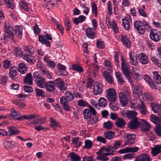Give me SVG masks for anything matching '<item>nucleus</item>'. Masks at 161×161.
Instances as JSON below:
<instances>
[{
    "label": "nucleus",
    "mask_w": 161,
    "mask_h": 161,
    "mask_svg": "<svg viewBox=\"0 0 161 161\" xmlns=\"http://www.w3.org/2000/svg\"><path fill=\"white\" fill-rule=\"evenodd\" d=\"M109 108L112 110L116 111L118 110L119 107V105L118 103H115L114 102H112L109 104Z\"/></svg>",
    "instance_id": "obj_53"
},
{
    "label": "nucleus",
    "mask_w": 161,
    "mask_h": 161,
    "mask_svg": "<svg viewBox=\"0 0 161 161\" xmlns=\"http://www.w3.org/2000/svg\"><path fill=\"white\" fill-rule=\"evenodd\" d=\"M55 85H56L57 87L61 90H64L65 87L64 85V83L61 78H58L54 80Z\"/></svg>",
    "instance_id": "obj_21"
},
{
    "label": "nucleus",
    "mask_w": 161,
    "mask_h": 161,
    "mask_svg": "<svg viewBox=\"0 0 161 161\" xmlns=\"http://www.w3.org/2000/svg\"><path fill=\"white\" fill-rule=\"evenodd\" d=\"M143 79L150 85L152 89H155L156 86L154 85L152 79L148 75H145L143 76Z\"/></svg>",
    "instance_id": "obj_35"
},
{
    "label": "nucleus",
    "mask_w": 161,
    "mask_h": 161,
    "mask_svg": "<svg viewBox=\"0 0 161 161\" xmlns=\"http://www.w3.org/2000/svg\"><path fill=\"white\" fill-rule=\"evenodd\" d=\"M50 127H52L54 130L56 129V127H59V123L58 122L55 120L53 118H51L50 119Z\"/></svg>",
    "instance_id": "obj_41"
},
{
    "label": "nucleus",
    "mask_w": 161,
    "mask_h": 161,
    "mask_svg": "<svg viewBox=\"0 0 161 161\" xmlns=\"http://www.w3.org/2000/svg\"><path fill=\"white\" fill-rule=\"evenodd\" d=\"M161 152V145L154 146L151 148V153L153 156H155Z\"/></svg>",
    "instance_id": "obj_26"
},
{
    "label": "nucleus",
    "mask_w": 161,
    "mask_h": 161,
    "mask_svg": "<svg viewBox=\"0 0 161 161\" xmlns=\"http://www.w3.org/2000/svg\"><path fill=\"white\" fill-rule=\"evenodd\" d=\"M99 106L102 108L105 107L107 105V101L106 99L103 97H101L98 100Z\"/></svg>",
    "instance_id": "obj_45"
},
{
    "label": "nucleus",
    "mask_w": 161,
    "mask_h": 161,
    "mask_svg": "<svg viewBox=\"0 0 161 161\" xmlns=\"http://www.w3.org/2000/svg\"><path fill=\"white\" fill-rule=\"evenodd\" d=\"M113 126L112 123L109 121H108L107 122H104L103 124L104 128L108 130H111Z\"/></svg>",
    "instance_id": "obj_54"
},
{
    "label": "nucleus",
    "mask_w": 161,
    "mask_h": 161,
    "mask_svg": "<svg viewBox=\"0 0 161 161\" xmlns=\"http://www.w3.org/2000/svg\"><path fill=\"white\" fill-rule=\"evenodd\" d=\"M102 85L99 83L95 84L94 86V93L96 95L101 94L103 92Z\"/></svg>",
    "instance_id": "obj_25"
},
{
    "label": "nucleus",
    "mask_w": 161,
    "mask_h": 161,
    "mask_svg": "<svg viewBox=\"0 0 161 161\" xmlns=\"http://www.w3.org/2000/svg\"><path fill=\"white\" fill-rule=\"evenodd\" d=\"M120 102L123 106L126 105L127 103V98L123 92H121L119 94Z\"/></svg>",
    "instance_id": "obj_31"
},
{
    "label": "nucleus",
    "mask_w": 161,
    "mask_h": 161,
    "mask_svg": "<svg viewBox=\"0 0 161 161\" xmlns=\"http://www.w3.org/2000/svg\"><path fill=\"white\" fill-rule=\"evenodd\" d=\"M102 76L110 84L113 82L114 79L108 71H104L102 74Z\"/></svg>",
    "instance_id": "obj_28"
},
{
    "label": "nucleus",
    "mask_w": 161,
    "mask_h": 161,
    "mask_svg": "<svg viewBox=\"0 0 161 161\" xmlns=\"http://www.w3.org/2000/svg\"><path fill=\"white\" fill-rule=\"evenodd\" d=\"M152 159L148 154H142L136 158V161H151Z\"/></svg>",
    "instance_id": "obj_24"
},
{
    "label": "nucleus",
    "mask_w": 161,
    "mask_h": 161,
    "mask_svg": "<svg viewBox=\"0 0 161 161\" xmlns=\"http://www.w3.org/2000/svg\"><path fill=\"white\" fill-rule=\"evenodd\" d=\"M130 63L133 65L136 66L138 64L137 59V56L134 52H130L129 53Z\"/></svg>",
    "instance_id": "obj_19"
},
{
    "label": "nucleus",
    "mask_w": 161,
    "mask_h": 161,
    "mask_svg": "<svg viewBox=\"0 0 161 161\" xmlns=\"http://www.w3.org/2000/svg\"><path fill=\"white\" fill-rule=\"evenodd\" d=\"M137 59L142 64H147L149 62L148 58L145 53H141L137 56Z\"/></svg>",
    "instance_id": "obj_17"
},
{
    "label": "nucleus",
    "mask_w": 161,
    "mask_h": 161,
    "mask_svg": "<svg viewBox=\"0 0 161 161\" xmlns=\"http://www.w3.org/2000/svg\"><path fill=\"white\" fill-rule=\"evenodd\" d=\"M3 145L6 148H13L15 146V143L13 141H5L3 142Z\"/></svg>",
    "instance_id": "obj_42"
},
{
    "label": "nucleus",
    "mask_w": 161,
    "mask_h": 161,
    "mask_svg": "<svg viewBox=\"0 0 161 161\" xmlns=\"http://www.w3.org/2000/svg\"><path fill=\"white\" fill-rule=\"evenodd\" d=\"M121 114L124 117H127L129 119L132 120L137 119V113L135 110H123L121 112Z\"/></svg>",
    "instance_id": "obj_4"
},
{
    "label": "nucleus",
    "mask_w": 161,
    "mask_h": 161,
    "mask_svg": "<svg viewBox=\"0 0 161 161\" xmlns=\"http://www.w3.org/2000/svg\"><path fill=\"white\" fill-rule=\"evenodd\" d=\"M78 105L80 107H86L88 105V103L84 100H80L78 102Z\"/></svg>",
    "instance_id": "obj_63"
},
{
    "label": "nucleus",
    "mask_w": 161,
    "mask_h": 161,
    "mask_svg": "<svg viewBox=\"0 0 161 161\" xmlns=\"http://www.w3.org/2000/svg\"><path fill=\"white\" fill-rule=\"evenodd\" d=\"M139 110L142 114L145 115L147 113V110L146 106L141 101V104H139L138 105Z\"/></svg>",
    "instance_id": "obj_36"
},
{
    "label": "nucleus",
    "mask_w": 161,
    "mask_h": 161,
    "mask_svg": "<svg viewBox=\"0 0 161 161\" xmlns=\"http://www.w3.org/2000/svg\"><path fill=\"white\" fill-rule=\"evenodd\" d=\"M123 25L124 28L126 30L130 29V25L131 23V19L130 15L127 16L125 18L122 19Z\"/></svg>",
    "instance_id": "obj_22"
},
{
    "label": "nucleus",
    "mask_w": 161,
    "mask_h": 161,
    "mask_svg": "<svg viewBox=\"0 0 161 161\" xmlns=\"http://www.w3.org/2000/svg\"><path fill=\"white\" fill-rule=\"evenodd\" d=\"M17 75V70L15 67H12L9 69V75L13 80H15L16 76Z\"/></svg>",
    "instance_id": "obj_30"
},
{
    "label": "nucleus",
    "mask_w": 161,
    "mask_h": 161,
    "mask_svg": "<svg viewBox=\"0 0 161 161\" xmlns=\"http://www.w3.org/2000/svg\"><path fill=\"white\" fill-rule=\"evenodd\" d=\"M24 50L31 55H33L34 53V48L31 46H27L25 47H24Z\"/></svg>",
    "instance_id": "obj_56"
},
{
    "label": "nucleus",
    "mask_w": 161,
    "mask_h": 161,
    "mask_svg": "<svg viewBox=\"0 0 161 161\" xmlns=\"http://www.w3.org/2000/svg\"><path fill=\"white\" fill-rule=\"evenodd\" d=\"M8 133V136H11L12 135H16L19 134L20 131L18 130L15 126H10L7 127Z\"/></svg>",
    "instance_id": "obj_18"
},
{
    "label": "nucleus",
    "mask_w": 161,
    "mask_h": 161,
    "mask_svg": "<svg viewBox=\"0 0 161 161\" xmlns=\"http://www.w3.org/2000/svg\"><path fill=\"white\" fill-rule=\"evenodd\" d=\"M116 125L119 127L123 128L125 125L126 123L122 119H119L115 122Z\"/></svg>",
    "instance_id": "obj_44"
},
{
    "label": "nucleus",
    "mask_w": 161,
    "mask_h": 161,
    "mask_svg": "<svg viewBox=\"0 0 161 161\" xmlns=\"http://www.w3.org/2000/svg\"><path fill=\"white\" fill-rule=\"evenodd\" d=\"M27 67L24 63H21L19 64L18 71L22 74H24L26 72Z\"/></svg>",
    "instance_id": "obj_38"
},
{
    "label": "nucleus",
    "mask_w": 161,
    "mask_h": 161,
    "mask_svg": "<svg viewBox=\"0 0 161 161\" xmlns=\"http://www.w3.org/2000/svg\"><path fill=\"white\" fill-rule=\"evenodd\" d=\"M13 103L20 108H23L26 106L25 104L21 102L18 99H15L14 100Z\"/></svg>",
    "instance_id": "obj_43"
},
{
    "label": "nucleus",
    "mask_w": 161,
    "mask_h": 161,
    "mask_svg": "<svg viewBox=\"0 0 161 161\" xmlns=\"http://www.w3.org/2000/svg\"><path fill=\"white\" fill-rule=\"evenodd\" d=\"M101 152H106V153L108 155H113L115 154L116 151L114 149V148L111 146H104L101 148L99 150Z\"/></svg>",
    "instance_id": "obj_11"
},
{
    "label": "nucleus",
    "mask_w": 161,
    "mask_h": 161,
    "mask_svg": "<svg viewBox=\"0 0 161 161\" xmlns=\"http://www.w3.org/2000/svg\"><path fill=\"white\" fill-rule=\"evenodd\" d=\"M106 97L108 101L114 102L117 98V96L114 89L109 88L106 91Z\"/></svg>",
    "instance_id": "obj_8"
},
{
    "label": "nucleus",
    "mask_w": 161,
    "mask_h": 161,
    "mask_svg": "<svg viewBox=\"0 0 161 161\" xmlns=\"http://www.w3.org/2000/svg\"><path fill=\"white\" fill-rule=\"evenodd\" d=\"M4 1L8 8L12 9L15 8V6L13 0H4Z\"/></svg>",
    "instance_id": "obj_47"
},
{
    "label": "nucleus",
    "mask_w": 161,
    "mask_h": 161,
    "mask_svg": "<svg viewBox=\"0 0 161 161\" xmlns=\"http://www.w3.org/2000/svg\"><path fill=\"white\" fill-rule=\"evenodd\" d=\"M45 81L44 80V85L42 88L45 87L47 91L49 92H53L55 90V84L54 81H49L46 83Z\"/></svg>",
    "instance_id": "obj_12"
},
{
    "label": "nucleus",
    "mask_w": 161,
    "mask_h": 161,
    "mask_svg": "<svg viewBox=\"0 0 161 161\" xmlns=\"http://www.w3.org/2000/svg\"><path fill=\"white\" fill-rule=\"evenodd\" d=\"M64 97L69 101H72L74 99V95L71 92L67 91L66 92Z\"/></svg>",
    "instance_id": "obj_50"
},
{
    "label": "nucleus",
    "mask_w": 161,
    "mask_h": 161,
    "mask_svg": "<svg viewBox=\"0 0 161 161\" xmlns=\"http://www.w3.org/2000/svg\"><path fill=\"white\" fill-rule=\"evenodd\" d=\"M104 65L106 69L108 70L111 71L112 69V65L111 63L107 60H105Z\"/></svg>",
    "instance_id": "obj_52"
},
{
    "label": "nucleus",
    "mask_w": 161,
    "mask_h": 161,
    "mask_svg": "<svg viewBox=\"0 0 161 161\" xmlns=\"http://www.w3.org/2000/svg\"><path fill=\"white\" fill-rule=\"evenodd\" d=\"M95 31L91 27H89L86 30V36L90 39H93L95 36Z\"/></svg>",
    "instance_id": "obj_27"
},
{
    "label": "nucleus",
    "mask_w": 161,
    "mask_h": 161,
    "mask_svg": "<svg viewBox=\"0 0 161 161\" xmlns=\"http://www.w3.org/2000/svg\"><path fill=\"white\" fill-rule=\"evenodd\" d=\"M97 153H99L98 156L97 157V159L102 161H107L109 160V158L108 157V155L104 152H101L99 150L97 152Z\"/></svg>",
    "instance_id": "obj_20"
},
{
    "label": "nucleus",
    "mask_w": 161,
    "mask_h": 161,
    "mask_svg": "<svg viewBox=\"0 0 161 161\" xmlns=\"http://www.w3.org/2000/svg\"><path fill=\"white\" fill-rule=\"evenodd\" d=\"M140 127L143 132H147L150 130L151 125L146 120L141 119L140 120Z\"/></svg>",
    "instance_id": "obj_15"
},
{
    "label": "nucleus",
    "mask_w": 161,
    "mask_h": 161,
    "mask_svg": "<svg viewBox=\"0 0 161 161\" xmlns=\"http://www.w3.org/2000/svg\"><path fill=\"white\" fill-rule=\"evenodd\" d=\"M23 59L26 61L29 64L32 65L35 63L36 60L34 57L32 56V55L25 54L22 57Z\"/></svg>",
    "instance_id": "obj_23"
},
{
    "label": "nucleus",
    "mask_w": 161,
    "mask_h": 161,
    "mask_svg": "<svg viewBox=\"0 0 161 161\" xmlns=\"http://www.w3.org/2000/svg\"><path fill=\"white\" fill-rule=\"evenodd\" d=\"M66 97L63 96L60 98V101L64 109L66 111L68 112L71 109V107L69 105V102Z\"/></svg>",
    "instance_id": "obj_13"
},
{
    "label": "nucleus",
    "mask_w": 161,
    "mask_h": 161,
    "mask_svg": "<svg viewBox=\"0 0 161 161\" xmlns=\"http://www.w3.org/2000/svg\"><path fill=\"white\" fill-rule=\"evenodd\" d=\"M39 41L42 44H45L47 47H50L51 44L50 42L47 40L51 41L52 40V37L51 35L48 33L45 34V36H38Z\"/></svg>",
    "instance_id": "obj_7"
},
{
    "label": "nucleus",
    "mask_w": 161,
    "mask_h": 161,
    "mask_svg": "<svg viewBox=\"0 0 161 161\" xmlns=\"http://www.w3.org/2000/svg\"><path fill=\"white\" fill-rule=\"evenodd\" d=\"M151 106L153 112L156 113L160 111V106L158 104L151 103Z\"/></svg>",
    "instance_id": "obj_46"
},
{
    "label": "nucleus",
    "mask_w": 161,
    "mask_h": 161,
    "mask_svg": "<svg viewBox=\"0 0 161 161\" xmlns=\"http://www.w3.org/2000/svg\"><path fill=\"white\" fill-rule=\"evenodd\" d=\"M154 130L156 134L158 136L161 137V125H156Z\"/></svg>",
    "instance_id": "obj_57"
},
{
    "label": "nucleus",
    "mask_w": 161,
    "mask_h": 161,
    "mask_svg": "<svg viewBox=\"0 0 161 161\" xmlns=\"http://www.w3.org/2000/svg\"><path fill=\"white\" fill-rule=\"evenodd\" d=\"M93 66L92 75L93 77H95L99 69V67L97 65L95 64H93Z\"/></svg>",
    "instance_id": "obj_64"
},
{
    "label": "nucleus",
    "mask_w": 161,
    "mask_h": 161,
    "mask_svg": "<svg viewBox=\"0 0 161 161\" xmlns=\"http://www.w3.org/2000/svg\"><path fill=\"white\" fill-rule=\"evenodd\" d=\"M115 76L118 84L120 85L124 84L125 80L123 78L122 74L119 72H116L115 73Z\"/></svg>",
    "instance_id": "obj_33"
},
{
    "label": "nucleus",
    "mask_w": 161,
    "mask_h": 161,
    "mask_svg": "<svg viewBox=\"0 0 161 161\" xmlns=\"http://www.w3.org/2000/svg\"><path fill=\"white\" fill-rule=\"evenodd\" d=\"M71 158L72 161H80L81 160V158L79 156L74 152L71 153L68 156Z\"/></svg>",
    "instance_id": "obj_39"
},
{
    "label": "nucleus",
    "mask_w": 161,
    "mask_h": 161,
    "mask_svg": "<svg viewBox=\"0 0 161 161\" xmlns=\"http://www.w3.org/2000/svg\"><path fill=\"white\" fill-rule=\"evenodd\" d=\"M33 77L37 86L40 88L43 87L44 80H46L44 77L41 76L40 72H34L33 74Z\"/></svg>",
    "instance_id": "obj_3"
},
{
    "label": "nucleus",
    "mask_w": 161,
    "mask_h": 161,
    "mask_svg": "<svg viewBox=\"0 0 161 161\" xmlns=\"http://www.w3.org/2000/svg\"><path fill=\"white\" fill-rule=\"evenodd\" d=\"M14 53L16 56L18 57H22L23 56L22 51L20 48H15L14 50Z\"/></svg>",
    "instance_id": "obj_51"
},
{
    "label": "nucleus",
    "mask_w": 161,
    "mask_h": 161,
    "mask_svg": "<svg viewBox=\"0 0 161 161\" xmlns=\"http://www.w3.org/2000/svg\"><path fill=\"white\" fill-rule=\"evenodd\" d=\"M91 7L92 12L94 13L95 16L97 17V8L95 3H92Z\"/></svg>",
    "instance_id": "obj_60"
},
{
    "label": "nucleus",
    "mask_w": 161,
    "mask_h": 161,
    "mask_svg": "<svg viewBox=\"0 0 161 161\" xmlns=\"http://www.w3.org/2000/svg\"><path fill=\"white\" fill-rule=\"evenodd\" d=\"M35 91L36 93V96L38 97H44L45 96L43 91L41 89L35 88Z\"/></svg>",
    "instance_id": "obj_48"
},
{
    "label": "nucleus",
    "mask_w": 161,
    "mask_h": 161,
    "mask_svg": "<svg viewBox=\"0 0 161 161\" xmlns=\"http://www.w3.org/2000/svg\"><path fill=\"white\" fill-rule=\"evenodd\" d=\"M121 69L123 74H125L130 73V70L129 64L122 57L121 58Z\"/></svg>",
    "instance_id": "obj_10"
},
{
    "label": "nucleus",
    "mask_w": 161,
    "mask_h": 161,
    "mask_svg": "<svg viewBox=\"0 0 161 161\" xmlns=\"http://www.w3.org/2000/svg\"><path fill=\"white\" fill-rule=\"evenodd\" d=\"M65 26L66 30L67 31H69L71 29V24L69 22V20L68 17L65 18Z\"/></svg>",
    "instance_id": "obj_59"
},
{
    "label": "nucleus",
    "mask_w": 161,
    "mask_h": 161,
    "mask_svg": "<svg viewBox=\"0 0 161 161\" xmlns=\"http://www.w3.org/2000/svg\"><path fill=\"white\" fill-rule=\"evenodd\" d=\"M19 4L22 8L25 11H27L29 10L28 4L25 0H22L20 1Z\"/></svg>",
    "instance_id": "obj_40"
},
{
    "label": "nucleus",
    "mask_w": 161,
    "mask_h": 161,
    "mask_svg": "<svg viewBox=\"0 0 161 161\" xmlns=\"http://www.w3.org/2000/svg\"><path fill=\"white\" fill-rule=\"evenodd\" d=\"M151 39L155 42H158L161 39V31L157 29H152L149 34Z\"/></svg>",
    "instance_id": "obj_5"
},
{
    "label": "nucleus",
    "mask_w": 161,
    "mask_h": 161,
    "mask_svg": "<svg viewBox=\"0 0 161 161\" xmlns=\"http://www.w3.org/2000/svg\"><path fill=\"white\" fill-rule=\"evenodd\" d=\"M115 133L114 131H109L104 133L103 136L107 139L111 140L114 138Z\"/></svg>",
    "instance_id": "obj_37"
},
{
    "label": "nucleus",
    "mask_w": 161,
    "mask_h": 161,
    "mask_svg": "<svg viewBox=\"0 0 161 161\" xmlns=\"http://www.w3.org/2000/svg\"><path fill=\"white\" fill-rule=\"evenodd\" d=\"M134 26L135 28L141 34H143L144 33L145 27H149L147 23L145 21H143L142 23L139 21H136L134 23Z\"/></svg>",
    "instance_id": "obj_2"
},
{
    "label": "nucleus",
    "mask_w": 161,
    "mask_h": 161,
    "mask_svg": "<svg viewBox=\"0 0 161 161\" xmlns=\"http://www.w3.org/2000/svg\"><path fill=\"white\" fill-rule=\"evenodd\" d=\"M85 145L84 148L86 149H89L91 148L92 146V142L90 140H87L85 141Z\"/></svg>",
    "instance_id": "obj_61"
},
{
    "label": "nucleus",
    "mask_w": 161,
    "mask_h": 161,
    "mask_svg": "<svg viewBox=\"0 0 161 161\" xmlns=\"http://www.w3.org/2000/svg\"><path fill=\"white\" fill-rule=\"evenodd\" d=\"M132 91L135 97H138L142 96V86L140 85H135L132 86Z\"/></svg>",
    "instance_id": "obj_14"
},
{
    "label": "nucleus",
    "mask_w": 161,
    "mask_h": 161,
    "mask_svg": "<svg viewBox=\"0 0 161 161\" xmlns=\"http://www.w3.org/2000/svg\"><path fill=\"white\" fill-rule=\"evenodd\" d=\"M23 28L22 26L19 25L15 26L14 28L11 24L6 22L4 28L5 38H8L12 40H14V32L18 38L21 39Z\"/></svg>",
    "instance_id": "obj_1"
},
{
    "label": "nucleus",
    "mask_w": 161,
    "mask_h": 161,
    "mask_svg": "<svg viewBox=\"0 0 161 161\" xmlns=\"http://www.w3.org/2000/svg\"><path fill=\"white\" fill-rule=\"evenodd\" d=\"M121 40L123 43L127 47H129L131 45V43L130 39L126 35H122Z\"/></svg>",
    "instance_id": "obj_29"
},
{
    "label": "nucleus",
    "mask_w": 161,
    "mask_h": 161,
    "mask_svg": "<svg viewBox=\"0 0 161 161\" xmlns=\"http://www.w3.org/2000/svg\"><path fill=\"white\" fill-rule=\"evenodd\" d=\"M24 83L25 84L32 85L33 84V78L31 73H28L24 80Z\"/></svg>",
    "instance_id": "obj_32"
},
{
    "label": "nucleus",
    "mask_w": 161,
    "mask_h": 161,
    "mask_svg": "<svg viewBox=\"0 0 161 161\" xmlns=\"http://www.w3.org/2000/svg\"><path fill=\"white\" fill-rule=\"evenodd\" d=\"M136 136L134 134H126L124 137L125 145L128 146L133 144L135 142Z\"/></svg>",
    "instance_id": "obj_9"
},
{
    "label": "nucleus",
    "mask_w": 161,
    "mask_h": 161,
    "mask_svg": "<svg viewBox=\"0 0 161 161\" xmlns=\"http://www.w3.org/2000/svg\"><path fill=\"white\" fill-rule=\"evenodd\" d=\"M150 119L154 123L157 124L160 122L161 120L158 118L154 114H152L150 115Z\"/></svg>",
    "instance_id": "obj_55"
},
{
    "label": "nucleus",
    "mask_w": 161,
    "mask_h": 161,
    "mask_svg": "<svg viewBox=\"0 0 161 161\" xmlns=\"http://www.w3.org/2000/svg\"><path fill=\"white\" fill-rule=\"evenodd\" d=\"M97 46L99 49L103 48L105 46L104 42L102 40H98L97 41Z\"/></svg>",
    "instance_id": "obj_62"
},
{
    "label": "nucleus",
    "mask_w": 161,
    "mask_h": 161,
    "mask_svg": "<svg viewBox=\"0 0 161 161\" xmlns=\"http://www.w3.org/2000/svg\"><path fill=\"white\" fill-rule=\"evenodd\" d=\"M88 108L89 109H85L82 111L84 119H90L92 114L93 115H95L97 114L96 110L91 105L89 106Z\"/></svg>",
    "instance_id": "obj_6"
},
{
    "label": "nucleus",
    "mask_w": 161,
    "mask_h": 161,
    "mask_svg": "<svg viewBox=\"0 0 161 161\" xmlns=\"http://www.w3.org/2000/svg\"><path fill=\"white\" fill-rule=\"evenodd\" d=\"M73 69L79 72H82L83 70V68L80 65L74 64L72 66Z\"/></svg>",
    "instance_id": "obj_58"
},
{
    "label": "nucleus",
    "mask_w": 161,
    "mask_h": 161,
    "mask_svg": "<svg viewBox=\"0 0 161 161\" xmlns=\"http://www.w3.org/2000/svg\"><path fill=\"white\" fill-rule=\"evenodd\" d=\"M140 121L138 118L131 120L128 124V127L131 130L135 129L140 126Z\"/></svg>",
    "instance_id": "obj_16"
},
{
    "label": "nucleus",
    "mask_w": 161,
    "mask_h": 161,
    "mask_svg": "<svg viewBox=\"0 0 161 161\" xmlns=\"http://www.w3.org/2000/svg\"><path fill=\"white\" fill-rule=\"evenodd\" d=\"M3 66L5 69H7L10 68L12 64L10 60H4L3 62Z\"/></svg>",
    "instance_id": "obj_49"
},
{
    "label": "nucleus",
    "mask_w": 161,
    "mask_h": 161,
    "mask_svg": "<svg viewBox=\"0 0 161 161\" xmlns=\"http://www.w3.org/2000/svg\"><path fill=\"white\" fill-rule=\"evenodd\" d=\"M153 77L155 82L158 84H161V76L156 71L153 72Z\"/></svg>",
    "instance_id": "obj_34"
}]
</instances>
